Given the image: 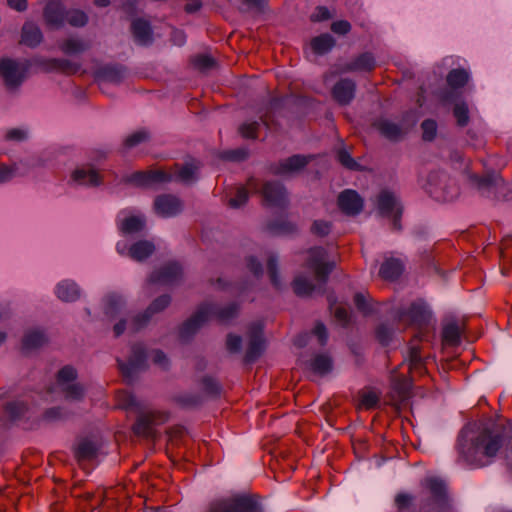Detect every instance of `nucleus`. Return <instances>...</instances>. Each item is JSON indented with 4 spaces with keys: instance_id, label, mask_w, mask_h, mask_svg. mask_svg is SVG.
Returning a JSON list of instances; mask_svg holds the SVG:
<instances>
[{
    "instance_id": "obj_32",
    "label": "nucleus",
    "mask_w": 512,
    "mask_h": 512,
    "mask_svg": "<svg viewBox=\"0 0 512 512\" xmlns=\"http://www.w3.org/2000/svg\"><path fill=\"white\" fill-rule=\"evenodd\" d=\"M334 45V40L329 34H323L315 37L311 41V47L317 54H324L328 52Z\"/></svg>"
},
{
    "instance_id": "obj_10",
    "label": "nucleus",
    "mask_w": 512,
    "mask_h": 512,
    "mask_svg": "<svg viewBox=\"0 0 512 512\" xmlns=\"http://www.w3.org/2000/svg\"><path fill=\"white\" fill-rule=\"evenodd\" d=\"M449 179L443 173H434L428 179V192L437 199L452 200L456 194L455 187L448 186Z\"/></svg>"
},
{
    "instance_id": "obj_2",
    "label": "nucleus",
    "mask_w": 512,
    "mask_h": 512,
    "mask_svg": "<svg viewBox=\"0 0 512 512\" xmlns=\"http://www.w3.org/2000/svg\"><path fill=\"white\" fill-rule=\"evenodd\" d=\"M199 167L196 163L190 162L176 168L173 172L167 173L163 170L139 171L129 176V182L142 187H156L159 184L166 183L171 180H179L183 182L192 181Z\"/></svg>"
},
{
    "instance_id": "obj_22",
    "label": "nucleus",
    "mask_w": 512,
    "mask_h": 512,
    "mask_svg": "<svg viewBox=\"0 0 512 512\" xmlns=\"http://www.w3.org/2000/svg\"><path fill=\"white\" fill-rule=\"evenodd\" d=\"M56 296L66 302L75 301L80 295V291L76 283L72 281H62L55 289Z\"/></svg>"
},
{
    "instance_id": "obj_13",
    "label": "nucleus",
    "mask_w": 512,
    "mask_h": 512,
    "mask_svg": "<svg viewBox=\"0 0 512 512\" xmlns=\"http://www.w3.org/2000/svg\"><path fill=\"white\" fill-rule=\"evenodd\" d=\"M399 323L401 326L410 324L423 325L428 322L430 313L427 307L422 303H413L407 311H402L398 314Z\"/></svg>"
},
{
    "instance_id": "obj_20",
    "label": "nucleus",
    "mask_w": 512,
    "mask_h": 512,
    "mask_svg": "<svg viewBox=\"0 0 512 512\" xmlns=\"http://www.w3.org/2000/svg\"><path fill=\"white\" fill-rule=\"evenodd\" d=\"M26 173L27 168L23 163L6 164L0 162V185L16 177L24 176Z\"/></svg>"
},
{
    "instance_id": "obj_4",
    "label": "nucleus",
    "mask_w": 512,
    "mask_h": 512,
    "mask_svg": "<svg viewBox=\"0 0 512 512\" xmlns=\"http://www.w3.org/2000/svg\"><path fill=\"white\" fill-rule=\"evenodd\" d=\"M237 311L236 306H229L225 310L217 311L212 306H203L197 313L186 321L181 328L182 337L186 338L192 335L198 328H200L205 322L216 316L221 321H227L235 315Z\"/></svg>"
},
{
    "instance_id": "obj_18",
    "label": "nucleus",
    "mask_w": 512,
    "mask_h": 512,
    "mask_svg": "<svg viewBox=\"0 0 512 512\" xmlns=\"http://www.w3.org/2000/svg\"><path fill=\"white\" fill-rule=\"evenodd\" d=\"M71 181L77 185L95 186L100 183V176L97 171L90 167L76 168L71 174Z\"/></svg>"
},
{
    "instance_id": "obj_55",
    "label": "nucleus",
    "mask_w": 512,
    "mask_h": 512,
    "mask_svg": "<svg viewBox=\"0 0 512 512\" xmlns=\"http://www.w3.org/2000/svg\"><path fill=\"white\" fill-rule=\"evenodd\" d=\"M313 334L318 338L320 345H324L326 343L327 332L323 324H317L313 330Z\"/></svg>"
},
{
    "instance_id": "obj_53",
    "label": "nucleus",
    "mask_w": 512,
    "mask_h": 512,
    "mask_svg": "<svg viewBox=\"0 0 512 512\" xmlns=\"http://www.w3.org/2000/svg\"><path fill=\"white\" fill-rule=\"evenodd\" d=\"M312 232L319 236H325L330 232V224L326 221H315L312 226Z\"/></svg>"
},
{
    "instance_id": "obj_19",
    "label": "nucleus",
    "mask_w": 512,
    "mask_h": 512,
    "mask_svg": "<svg viewBox=\"0 0 512 512\" xmlns=\"http://www.w3.org/2000/svg\"><path fill=\"white\" fill-rule=\"evenodd\" d=\"M44 17L49 26L59 27L65 22V15L60 0H50L44 10Z\"/></svg>"
},
{
    "instance_id": "obj_59",
    "label": "nucleus",
    "mask_w": 512,
    "mask_h": 512,
    "mask_svg": "<svg viewBox=\"0 0 512 512\" xmlns=\"http://www.w3.org/2000/svg\"><path fill=\"white\" fill-rule=\"evenodd\" d=\"M268 271L270 274V279L274 285L278 286V280L276 276V259L271 257L268 261Z\"/></svg>"
},
{
    "instance_id": "obj_41",
    "label": "nucleus",
    "mask_w": 512,
    "mask_h": 512,
    "mask_svg": "<svg viewBox=\"0 0 512 512\" xmlns=\"http://www.w3.org/2000/svg\"><path fill=\"white\" fill-rule=\"evenodd\" d=\"M294 291L298 295H307L314 289L312 281L307 280L301 276L296 277L293 283Z\"/></svg>"
},
{
    "instance_id": "obj_16",
    "label": "nucleus",
    "mask_w": 512,
    "mask_h": 512,
    "mask_svg": "<svg viewBox=\"0 0 512 512\" xmlns=\"http://www.w3.org/2000/svg\"><path fill=\"white\" fill-rule=\"evenodd\" d=\"M338 205L345 214L355 215L361 211L363 202L355 191L345 190L338 197Z\"/></svg>"
},
{
    "instance_id": "obj_1",
    "label": "nucleus",
    "mask_w": 512,
    "mask_h": 512,
    "mask_svg": "<svg viewBox=\"0 0 512 512\" xmlns=\"http://www.w3.org/2000/svg\"><path fill=\"white\" fill-rule=\"evenodd\" d=\"M502 442L503 438L501 434L494 433L489 429H484L468 447L459 444V451L468 463L476 466H484L497 454L502 446Z\"/></svg>"
},
{
    "instance_id": "obj_25",
    "label": "nucleus",
    "mask_w": 512,
    "mask_h": 512,
    "mask_svg": "<svg viewBox=\"0 0 512 512\" xmlns=\"http://www.w3.org/2000/svg\"><path fill=\"white\" fill-rule=\"evenodd\" d=\"M170 303V298L168 296H161L153 301L150 307L147 310V315L144 316V319L140 321L139 319H135L131 323L132 329H138L142 324H144L149 317H151L154 313L162 311L164 308L168 306Z\"/></svg>"
},
{
    "instance_id": "obj_58",
    "label": "nucleus",
    "mask_w": 512,
    "mask_h": 512,
    "mask_svg": "<svg viewBox=\"0 0 512 512\" xmlns=\"http://www.w3.org/2000/svg\"><path fill=\"white\" fill-rule=\"evenodd\" d=\"M334 33L345 34L350 30V24L347 21H337L331 26Z\"/></svg>"
},
{
    "instance_id": "obj_21",
    "label": "nucleus",
    "mask_w": 512,
    "mask_h": 512,
    "mask_svg": "<svg viewBox=\"0 0 512 512\" xmlns=\"http://www.w3.org/2000/svg\"><path fill=\"white\" fill-rule=\"evenodd\" d=\"M355 84L350 80H341L333 88V96L340 104L349 103L354 97Z\"/></svg>"
},
{
    "instance_id": "obj_31",
    "label": "nucleus",
    "mask_w": 512,
    "mask_h": 512,
    "mask_svg": "<svg viewBox=\"0 0 512 512\" xmlns=\"http://www.w3.org/2000/svg\"><path fill=\"white\" fill-rule=\"evenodd\" d=\"M257 190V183L255 180H250L247 184V187H239L237 189L235 197H232L229 200V205L232 208H239L244 205L248 199V194L250 191Z\"/></svg>"
},
{
    "instance_id": "obj_6",
    "label": "nucleus",
    "mask_w": 512,
    "mask_h": 512,
    "mask_svg": "<svg viewBox=\"0 0 512 512\" xmlns=\"http://www.w3.org/2000/svg\"><path fill=\"white\" fill-rule=\"evenodd\" d=\"M306 261L308 269L321 283L325 281L334 266V262L327 260L326 251L323 248L310 249L307 252Z\"/></svg>"
},
{
    "instance_id": "obj_7",
    "label": "nucleus",
    "mask_w": 512,
    "mask_h": 512,
    "mask_svg": "<svg viewBox=\"0 0 512 512\" xmlns=\"http://www.w3.org/2000/svg\"><path fill=\"white\" fill-rule=\"evenodd\" d=\"M75 379L76 371L70 366L62 368L57 375L56 389L69 400H78L83 396V389L74 382Z\"/></svg>"
},
{
    "instance_id": "obj_48",
    "label": "nucleus",
    "mask_w": 512,
    "mask_h": 512,
    "mask_svg": "<svg viewBox=\"0 0 512 512\" xmlns=\"http://www.w3.org/2000/svg\"><path fill=\"white\" fill-rule=\"evenodd\" d=\"M374 67V59L370 54L361 55L354 64V69L371 70Z\"/></svg>"
},
{
    "instance_id": "obj_33",
    "label": "nucleus",
    "mask_w": 512,
    "mask_h": 512,
    "mask_svg": "<svg viewBox=\"0 0 512 512\" xmlns=\"http://www.w3.org/2000/svg\"><path fill=\"white\" fill-rule=\"evenodd\" d=\"M310 367L313 372L323 375L332 369V361L329 356L320 354L313 358Z\"/></svg>"
},
{
    "instance_id": "obj_51",
    "label": "nucleus",
    "mask_w": 512,
    "mask_h": 512,
    "mask_svg": "<svg viewBox=\"0 0 512 512\" xmlns=\"http://www.w3.org/2000/svg\"><path fill=\"white\" fill-rule=\"evenodd\" d=\"M147 136L145 131H137L126 138L125 144L127 147H134L146 140Z\"/></svg>"
},
{
    "instance_id": "obj_47",
    "label": "nucleus",
    "mask_w": 512,
    "mask_h": 512,
    "mask_svg": "<svg viewBox=\"0 0 512 512\" xmlns=\"http://www.w3.org/2000/svg\"><path fill=\"white\" fill-rule=\"evenodd\" d=\"M394 331L387 324H381L376 331V336L382 344H387L392 338Z\"/></svg>"
},
{
    "instance_id": "obj_50",
    "label": "nucleus",
    "mask_w": 512,
    "mask_h": 512,
    "mask_svg": "<svg viewBox=\"0 0 512 512\" xmlns=\"http://www.w3.org/2000/svg\"><path fill=\"white\" fill-rule=\"evenodd\" d=\"M258 123L257 122H249L244 123L240 127V133L245 138H256L257 136Z\"/></svg>"
},
{
    "instance_id": "obj_9",
    "label": "nucleus",
    "mask_w": 512,
    "mask_h": 512,
    "mask_svg": "<svg viewBox=\"0 0 512 512\" xmlns=\"http://www.w3.org/2000/svg\"><path fill=\"white\" fill-rule=\"evenodd\" d=\"M116 223L122 233L132 234L144 228L146 219L143 214L133 209H124L118 213Z\"/></svg>"
},
{
    "instance_id": "obj_38",
    "label": "nucleus",
    "mask_w": 512,
    "mask_h": 512,
    "mask_svg": "<svg viewBox=\"0 0 512 512\" xmlns=\"http://www.w3.org/2000/svg\"><path fill=\"white\" fill-rule=\"evenodd\" d=\"M61 49L65 54H77L85 49V44L77 38H69L63 42Z\"/></svg>"
},
{
    "instance_id": "obj_5",
    "label": "nucleus",
    "mask_w": 512,
    "mask_h": 512,
    "mask_svg": "<svg viewBox=\"0 0 512 512\" xmlns=\"http://www.w3.org/2000/svg\"><path fill=\"white\" fill-rule=\"evenodd\" d=\"M26 61H15L9 58L0 61V76L9 89L18 87L26 77L28 71Z\"/></svg>"
},
{
    "instance_id": "obj_11",
    "label": "nucleus",
    "mask_w": 512,
    "mask_h": 512,
    "mask_svg": "<svg viewBox=\"0 0 512 512\" xmlns=\"http://www.w3.org/2000/svg\"><path fill=\"white\" fill-rule=\"evenodd\" d=\"M377 206L382 215L393 218L394 227L399 229L397 219L401 215L402 207L396 196L388 191L381 192L377 199Z\"/></svg>"
},
{
    "instance_id": "obj_14",
    "label": "nucleus",
    "mask_w": 512,
    "mask_h": 512,
    "mask_svg": "<svg viewBox=\"0 0 512 512\" xmlns=\"http://www.w3.org/2000/svg\"><path fill=\"white\" fill-rule=\"evenodd\" d=\"M154 210L161 217H173L182 210V203L175 196L161 195L154 201Z\"/></svg>"
},
{
    "instance_id": "obj_57",
    "label": "nucleus",
    "mask_w": 512,
    "mask_h": 512,
    "mask_svg": "<svg viewBox=\"0 0 512 512\" xmlns=\"http://www.w3.org/2000/svg\"><path fill=\"white\" fill-rule=\"evenodd\" d=\"M334 315H335L336 319L342 324H346L349 320V312L344 307H340V306L335 307Z\"/></svg>"
},
{
    "instance_id": "obj_34",
    "label": "nucleus",
    "mask_w": 512,
    "mask_h": 512,
    "mask_svg": "<svg viewBox=\"0 0 512 512\" xmlns=\"http://www.w3.org/2000/svg\"><path fill=\"white\" fill-rule=\"evenodd\" d=\"M263 348V340L260 334V327L251 335L249 349L246 354L248 361L254 360Z\"/></svg>"
},
{
    "instance_id": "obj_24",
    "label": "nucleus",
    "mask_w": 512,
    "mask_h": 512,
    "mask_svg": "<svg viewBox=\"0 0 512 512\" xmlns=\"http://www.w3.org/2000/svg\"><path fill=\"white\" fill-rule=\"evenodd\" d=\"M123 298L116 293L109 294L104 303L105 314L114 318L123 313Z\"/></svg>"
},
{
    "instance_id": "obj_43",
    "label": "nucleus",
    "mask_w": 512,
    "mask_h": 512,
    "mask_svg": "<svg viewBox=\"0 0 512 512\" xmlns=\"http://www.w3.org/2000/svg\"><path fill=\"white\" fill-rule=\"evenodd\" d=\"M67 21L72 26H83L87 22V16L84 12L73 10L67 13Z\"/></svg>"
},
{
    "instance_id": "obj_8",
    "label": "nucleus",
    "mask_w": 512,
    "mask_h": 512,
    "mask_svg": "<svg viewBox=\"0 0 512 512\" xmlns=\"http://www.w3.org/2000/svg\"><path fill=\"white\" fill-rule=\"evenodd\" d=\"M209 512H262L260 507L245 497L220 500L213 503Z\"/></svg>"
},
{
    "instance_id": "obj_62",
    "label": "nucleus",
    "mask_w": 512,
    "mask_h": 512,
    "mask_svg": "<svg viewBox=\"0 0 512 512\" xmlns=\"http://www.w3.org/2000/svg\"><path fill=\"white\" fill-rule=\"evenodd\" d=\"M8 5L17 11H23L27 8L26 0H8Z\"/></svg>"
},
{
    "instance_id": "obj_28",
    "label": "nucleus",
    "mask_w": 512,
    "mask_h": 512,
    "mask_svg": "<svg viewBox=\"0 0 512 512\" xmlns=\"http://www.w3.org/2000/svg\"><path fill=\"white\" fill-rule=\"evenodd\" d=\"M132 32L135 40L140 44H147L151 41V29L146 21L135 20L132 23Z\"/></svg>"
},
{
    "instance_id": "obj_64",
    "label": "nucleus",
    "mask_w": 512,
    "mask_h": 512,
    "mask_svg": "<svg viewBox=\"0 0 512 512\" xmlns=\"http://www.w3.org/2000/svg\"><path fill=\"white\" fill-rule=\"evenodd\" d=\"M125 323H126V318L121 319L118 323H116L114 325V333L116 336H119L123 333V331L125 330Z\"/></svg>"
},
{
    "instance_id": "obj_56",
    "label": "nucleus",
    "mask_w": 512,
    "mask_h": 512,
    "mask_svg": "<svg viewBox=\"0 0 512 512\" xmlns=\"http://www.w3.org/2000/svg\"><path fill=\"white\" fill-rule=\"evenodd\" d=\"M247 267L255 277H258L259 275L262 274L261 264L253 257H250L247 260Z\"/></svg>"
},
{
    "instance_id": "obj_44",
    "label": "nucleus",
    "mask_w": 512,
    "mask_h": 512,
    "mask_svg": "<svg viewBox=\"0 0 512 512\" xmlns=\"http://www.w3.org/2000/svg\"><path fill=\"white\" fill-rule=\"evenodd\" d=\"M454 116L460 126H465L468 123V108L464 103H457L454 107Z\"/></svg>"
},
{
    "instance_id": "obj_39",
    "label": "nucleus",
    "mask_w": 512,
    "mask_h": 512,
    "mask_svg": "<svg viewBox=\"0 0 512 512\" xmlns=\"http://www.w3.org/2000/svg\"><path fill=\"white\" fill-rule=\"evenodd\" d=\"M97 448L91 441H82L77 448V455L82 459H90L96 455Z\"/></svg>"
},
{
    "instance_id": "obj_23",
    "label": "nucleus",
    "mask_w": 512,
    "mask_h": 512,
    "mask_svg": "<svg viewBox=\"0 0 512 512\" xmlns=\"http://www.w3.org/2000/svg\"><path fill=\"white\" fill-rule=\"evenodd\" d=\"M306 164V157L295 155L280 163L279 167L276 170V173L281 175L291 174L293 172L300 170Z\"/></svg>"
},
{
    "instance_id": "obj_54",
    "label": "nucleus",
    "mask_w": 512,
    "mask_h": 512,
    "mask_svg": "<svg viewBox=\"0 0 512 512\" xmlns=\"http://www.w3.org/2000/svg\"><path fill=\"white\" fill-rule=\"evenodd\" d=\"M241 347V338L237 335H228L227 348L231 352H237Z\"/></svg>"
},
{
    "instance_id": "obj_3",
    "label": "nucleus",
    "mask_w": 512,
    "mask_h": 512,
    "mask_svg": "<svg viewBox=\"0 0 512 512\" xmlns=\"http://www.w3.org/2000/svg\"><path fill=\"white\" fill-rule=\"evenodd\" d=\"M148 358L160 368L165 369L168 366L169 361L163 352L155 350L148 355L143 346L138 345L132 348V356L127 362L118 361L122 374L131 379L136 371L146 366Z\"/></svg>"
},
{
    "instance_id": "obj_36",
    "label": "nucleus",
    "mask_w": 512,
    "mask_h": 512,
    "mask_svg": "<svg viewBox=\"0 0 512 512\" xmlns=\"http://www.w3.org/2000/svg\"><path fill=\"white\" fill-rule=\"evenodd\" d=\"M407 361H408V368H409L410 372L422 373L424 362L420 355L419 347H417V346L410 347Z\"/></svg>"
},
{
    "instance_id": "obj_37",
    "label": "nucleus",
    "mask_w": 512,
    "mask_h": 512,
    "mask_svg": "<svg viewBox=\"0 0 512 512\" xmlns=\"http://www.w3.org/2000/svg\"><path fill=\"white\" fill-rule=\"evenodd\" d=\"M468 73L465 70L454 69L447 76L448 84L453 88H458L468 81Z\"/></svg>"
},
{
    "instance_id": "obj_52",
    "label": "nucleus",
    "mask_w": 512,
    "mask_h": 512,
    "mask_svg": "<svg viewBox=\"0 0 512 512\" xmlns=\"http://www.w3.org/2000/svg\"><path fill=\"white\" fill-rule=\"evenodd\" d=\"M354 303L357 307V309L363 313L369 312V302L368 297L363 293H357L354 296Z\"/></svg>"
},
{
    "instance_id": "obj_12",
    "label": "nucleus",
    "mask_w": 512,
    "mask_h": 512,
    "mask_svg": "<svg viewBox=\"0 0 512 512\" xmlns=\"http://www.w3.org/2000/svg\"><path fill=\"white\" fill-rule=\"evenodd\" d=\"M116 249L120 255H128L135 261H143L154 252L155 246L150 241L141 240L134 243L129 248L127 247L126 243L118 242Z\"/></svg>"
},
{
    "instance_id": "obj_30",
    "label": "nucleus",
    "mask_w": 512,
    "mask_h": 512,
    "mask_svg": "<svg viewBox=\"0 0 512 512\" xmlns=\"http://www.w3.org/2000/svg\"><path fill=\"white\" fill-rule=\"evenodd\" d=\"M46 342L45 334L40 330L28 331L22 341V348L26 351L38 348Z\"/></svg>"
},
{
    "instance_id": "obj_17",
    "label": "nucleus",
    "mask_w": 512,
    "mask_h": 512,
    "mask_svg": "<svg viewBox=\"0 0 512 512\" xmlns=\"http://www.w3.org/2000/svg\"><path fill=\"white\" fill-rule=\"evenodd\" d=\"M180 275V266L177 263H170L161 271L154 273L149 279V284H172Z\"/></svg>"
},
{
    "instance_id": "obj_40",
    "label": "nucleus",
    "mask_w": 512,
    "mask_h": 512,
    "mask_svg": "<svg viewBox=\"0 0 512 512\" xmlns=\"http://www.w3.org/2000/svg\"><path fill=\"white\" fill-rule=\"evenodd\" d=\"M379 395L375 391H363L360 395V406L365 409H372L377 406Z\"/></svg>"
},
{
    "instance_id": "obj_46",
    "label": "nucleus",
    "mask_w": 512,
    "mask_h": 512,
    "mask_svg": "<svg viewBox=\"0 0 512 512\" xmlns=\"http://www.w3.org/2000/svg\"><path fill=\"white\" fill-rule=\"evenodd\" d=\"M28 137V131L23 128H13L6 132L5 139L13 142H20Z\"/></svg>"
},
{
    "instance_id": "obj_63",
    "label": "nucleus",
    "mask_w": 512,
    "mask_h": 512,
    "mask_svg": "<svg viewBox=\"0 0 512 512\" xmlns=\"http://www.w3.org/2000/svg\"><path fill=\"white\" fill-rule=\"evenodd\" d=\"M411 501V497L407 494H399L396 497V503L399 507L406 506Z\"/></svg>"
},
{
    "instance_id": "obj_15",
    "label": "nucleus",
    "mask_w": 512,
    "mask_h": 512,
    "mask_svg": "<svg viewBox=\"0 0 512 512\" xmlns=\"http://www.w3.org/2000/svg\"><path fill=\"white\" fill-rule=\"evenodd\" d=\"M262 195L266 205L283 206L287 201L285 189L276 182H267L262 187Z\"/></svg>"
},
{
    "instance_id": "obj_61",
    "label": "nucleus",
    "mask_w": 512,
    "mask_h": 512,
    "mask_svg": "<svg viewBox=\"0 0 512 512\" xmlns=\"http://www.w3.org/2000/svg\"><path fill=\"white\" fill-rule=\"evenodd\" d=\"M196 64L202 68H208L212 66L213 59L207 55H201L197 57Z\"/></svg>"
},
{
    "instance_id": "obj_27",
    "label": "nucleus",
    "mask_w": 512,
    "mask_h": 512,
    "mask_svg": "<svg viewBox=\"0 0 512 512\" xmlns=\"http://www.w3.org/2000/svg\"><path fill=\"white\" fill-rule=\"evenodd\" d=\"M403 269V265L400 260L390 258L387 259L380 268V275L384 279H395L397 278Z\"/></svg>"
},
{
    "instance_id": "obj_26",
    "label": "nucleus",
    "mask_w": 512,
    "mask_h": 512,
    "mask_svg": "<svg viewBox=\"0 0 512 512\" xmlns=\"http://www.w3.org/2000/svg\"><path fill=\"white\" fill-rule=\"evenodd\" d=\"M42 40L40 29L33 23H26L22 29V42L25 45L34 47Z\"/></svg>"
},
{
    "instance_id": "obj_29",
    "label": "nucleus",
    "mask_w": 512,
    "mask_h": 512,
    "mask_svg": "<svg viewBox=\"0 0 512 512\" xmlns=\"http://www.w3.org/2000/svg\"><path fill=\"white\" fill-rule=\"evenodd\" d=\"M376 128L380 131L382 135L393 140L401 137L405 131L403 127H400L389 120L378 121L376 123Z\"/></svg>"
},
{
    "instance_id": "obj_49",
    "label": "nucleus",
    "mask_w": 512,
    "mask_h": 512,
    "mask_svg": "<svg viewBox=\"0 0 512 512\" xmlns=\"http://www.w3.org/2000/svg\"><path fill=\"white\" fill-rule=\"evenodd\" d=\"M423 138L425 140H432L437 131V124L433 120H425L422 123Z\"/></svg>"
},
{
    "instance_id": "obj_45",
    "label": "nucleus",
    "mask_w": 512,
    "mask_h": 512,
    "mask_svg": "<svg viewBox=\"0 0 512 512\" xmlns=\"http://www.w3.org/2000/svg\"><path fill=\"white\" fill-rule=\"evenodd\" d=\"M338 160L344 167L348 169H360V165L350 156L346 150H340L338 152Z\"/></svg>"
},
{
    "instance_id": "obj_35",
    "label": "nucleus",
    "mask_w": 512,
    "mask_h": 512,
    "mask_svg": "<svg viewBox=\"0 0 512 512\" xmlns=\"http://www.w3.org/2000/svg\"><path fill=\"white\" fill-rule=\"evenodd\" d=\"M443 341L447 345H457L460 341V329L456 323H448L442 332Z\"/></svg>"
},
{
    "instance_id": "obj_42",
    "label": "nucleus",
    "mask_w": 512,
    "mask_h": 512,
    "mask_svg": "<svg viewBox=\"0 0 512 512\" xmlns=\"http://www.w3.org/2000/svg\"><path fill=\"white\" fill-rule=\"evenodd\" d=\"M425 482L426 486L429 488V490L435 497H442L444 495L445 484L442 480L431 477L427 478Z\"/></svg>"
},
{
    "instance_id": "obj_60",
    "label": "nucleus",
    "mask_w": 512,
    "mask_h": 512,
    "mask_svg": "<svg viewBox=\"0 0 512 512\" xmlns=\"http://www.w3.org/2000/svg\"><path fill=\"white\" fill-rule=\"evenodd\" d=\"M330 17L329 11L325 7H319L316 12L312 15L313 21H322Z\"/></svg>"
}]
</instances>
